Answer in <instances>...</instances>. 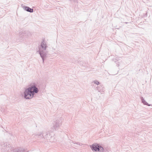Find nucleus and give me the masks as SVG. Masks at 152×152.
Here are the masks:
<instances>
[{"mask_svg": "<svg viewBox=\"0 0 152 152\" xmlns=\"http://www.w3.org/2000/svg\"><path fill=\"white\" fill-rule=\"evenodd\" d=\"M118 60L117 59H116L114 61V62L116 63V64H117L118 66V67L119 66V64H118L119 62L118 61Z\"/></svg>", "mask_w": 152, "mask_h": 152, "instance_id": "12", "label": "nucleus"}, {"mask_svg": "<svg viewBox=\"0 0 152 152\" xmlns=\"http://www.w3.org/2000/svg\"><path fill=\"white\" fill-rule=\"evenodd\" d=\"M72 142L74 144H77L78 145L80 146H82L83 145V144L82 143L78 142H77L75 141H72Z\"/></svg>", "mask_w": 152, "mask_h": 152, "instance_id": "11", "label": "nucleus"}, {"mask_svg": "<svg viewBox=\"0 0 152 152\" xmlns=\"http://www.w3.org/2000/svg\"><path fill=\"white\" fill-rule=\"evenodd\" d=\"M0 145L1 148H0V149L1 148L2 151H9L10 150H11V151H13V152H26L28 151L27 149L23 148L21 147L11 150L12 148L11 145L8 144L7 145V143L4 142L1 143Z\"/></svg>", "mask_w": 152, "mask_h": 152, "instance_id": "2", "label": "nucleus"}, {"mask_svg": "<svg viewBox=\"0 0 152 152\" xmlns=\"http://www.w3.org/2000/svg\"><path fill=\"white\" fill-rule=\"evenodd\" d=\"M94 82L95 84L97 85H98L99 84V82L97 80H95L94 81Z\"/></svg>", "mask_w": 152, "mask_h": 152, "instance_id": "13", "label": "nucleus"}, {"mask_svg": "<svg viewBox=\"0 0 152 152\" xmlns=\"http://www.w3.org/2000/svg\"><path fill=\"white\" fill-rule=\"evenodd\" d=\"M90 147L93 151L103 152L104 150V149L102 147L96 143L93 144L92 145L90 146Z\"/></svg>", "mask_w": 152, "mask_h": 152, "instance_id": "5", "label": "nucleus"}, {"mask_svg": "<svg viewBox=\"0 0 152 152\" xmlns=\"http://www.w3.org/2000/svg\"><path fill=\"white\" fill-rule=\"evenodd\" d=\"M141 99L142 101V102L144 104L148 105V106H150L151 105V104H149L145 100L143 97H141Z\"/></svg>", "mask_w": 152, "mask_h": 152, "instance_id": "9", "label": "nucleus"}, {"mask_svg": "<svg viewBox=\"0 0 152 152\" xmlns=\"http://www.w3.org/2000/svg\"><path fill=\"white\" fill-rule=\"evenodd\" d=\"M103 88V86L100 85L99 86H97L96 88V89L97 90L100 92L102 90Z\"/></svg>", "mask_w": 152, "mask_h": 152, "instance_id": "10", "label": "nucleus"}, {"mask_svg": "<svg viewBox=\"0 0 152 152\" xmlns=\"http://www.w3.org/2000/svg\"><path fill=\"white\" fill-rule=\"evenodd\" d=\"M31 34L30 32L28 31H24L22 33V34L20 36L21 37H22L23 36H27L28 37H29L31 36Z\"/></svg>", "mask_w": 152, "mask_h": 152, "instance_id": "7", "label": "nucleus"}, {"mask_svg": "<svg viewBox=\"0 0 152 152\" xmlns=\"http://www.w3.org/2000/svg\"><path fill=\"white\" fill-rule=\"evenodd\" d=\"M23 9L24 10L27 12H29L32 13L33 12V9L29 7L25 6L23 7Z\"/></svg>", "mask_w": 152, "mask_h": 152, "instance_id": "8", "label": "nucleus"}, {"mask_svg": "<svg viewBox=\"0 0 152 152\" xmlns=\"http://www.w3.org/2000/svg\"><path fill=\"white\" fill-rule=\"evenodd\" d=\"M47 47L46 42H45V39H43L40 45L39 46V50L37 52L39 53L41 57L42 58L43 63L47 54L45 50Z\"/></svg>", "mask_w": 152, "mask_h": 152, "instance_id": "3", "label": "nucleus"}, {"mask_svg": "<svg viewBox=\"0 0 152 152\" xmlns=\"http://www.w3.org/2000/svg\"><path fill=\"white\" fill-rule=\"evenodd\" d=\"M54 134L53 132H50L49 131L48 132H42L38 135V137L40 139H46L47 140H49L50 142H54Z\"/></svg>", "mask_w": 152, "mask_h": 152, "instance_id": "4", "label": "nucleus"}, {"mask_svg": "<svg viewBox=\"0 0 152 152\" xmlns=\"http://www.w3.org/2000/svg\"><path fill=\"white\" fill-rule=\"evenodd\" d=\"M61 124V122L58 120L54 121L53 124V126L51 128L52 131H56L58 130Z\"/></svg>", "mask_w": 152, "mask_h": 152, "instance_id": "6", "label": "nucleus"}, {"mask_svg": "<svg viewBox=\"0 0 152 152\" xmlns=\"http://www.w3.org/2000/svg\"><path fill=\"white\" fill-rule=\"evenodd\" d=\"M39 91L37 85L35 83H31L28 88L25 89L24 92V98L27 99H31Z\"/></svg>", "mask_w": 152, "mask_h": 152, "instance_id": "1", "label": "nucleus"}, {"mask_svg": "<svg viewBox=\"0 0 152 152\" xmlns=\"http://www.w3.org/2000/svg\"><path fill=\"white\" fill-rule=\"evenodd\" d=\"M73 1L75 2H76L77 1V0H73Z\"/></svg>", "mask_w": 152, "mask_h": 152, "instance_id": "14", "label": "nucleus"}]
</instances>
